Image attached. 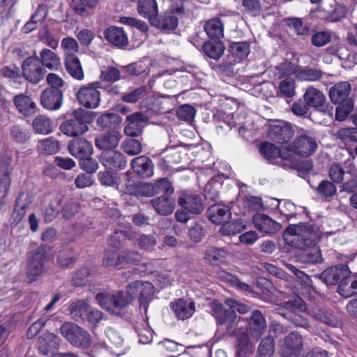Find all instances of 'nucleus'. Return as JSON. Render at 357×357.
<instances>
[{"instance_id": "nucleus-1", "label": "nucleus", "mask_w": 357, "mask_h": 357, "mask_svg": "<svg viewBox=\"0 0 357 357\" xmlns=\"http://www.w3.org/2000/svg\"><path fill=\"white\" fill-rule=\"evenodd\" d=\"M321 238L319 227L307 222L289 225L283 233L284 241L298 249L316 245Z\"/></svg>"}, {"instance_id": "nucleus-2", "label": "nucleus", "mask_w": 357, "mask_h": 357, "mask_svg": "<svg viewBox=\"0 0 357 357\" xmlns=\"http://www.w3.org/2000/svg\"><path fill=\"white\" fill-rule=\"evenodd\" d=\"M96 300L100 307L110 314L119 315L121 310L131 303V296L126 291L115 293L107 291L99 292L96 295Z\"/></svg>"}, {"instance_id": "nucleus-3", "label": "nucleus", "mask_w": 357, "mask_h": 357, "mask_svg": "<svg viewBox=\"0 0 357 357\" xmlns=\"http://www.w3.org/2000/svg\"><path fill=\"white\" fill-rule=\"evenodd\" d=\"M87 111L77 109L68 115V119L60 125V130L69 137H77L86 132L90 123Z\"/></svg>"}, {"instance_id": "nucleus-4", "label": "nucleus", "mask_w": 357, "mask_h": 357, "mask_svg": "<svg viewBox=\"0 0 357 357\" xmlns=\"http://www.w3.org/2000/svg\"><path fill=\"white\" fill-rule=\"evenodd\" d=\"M47 250V246H40L29 253L26 265V278L29 282L36 281L47 271L50 259Z\"/></svg>"}, {"instance_id": "nucleus-5", "label": "nucleus", "mask_w": 357, "mask_h": 357, "mask_svg": "<svg viewBox=\"0 0 357 357\" xmlns=\"http://www.w3.org/2000/svg\"><path fill=\"white\" fill-rule=\"evenodd\" d=\"M60 333L73 346L82 349L90 347L91 335L82 327L72 322H65L60 327Z\"/></svg>"}, {"instance_id": "nucleus-6", "label": "nucleus", "mask_w": 357, "mask_h": 357, "mask_svg": "<svg viewBox=\"0 0 357 357\" xmlns=\"http://www.w3.org/2000/svg\"><path fill=\"white\" fill-rule=\"evenodd\" d=\"M211 307L217 324L225 329L227 333L231 334L235 331L238 324L237 315L234 310L230 307H227L226 305H224L216 300L211 302Z\"/></svg>"}, {"instance_id": "nucleus-7", "label": "nucleus", "mask_w": 357, "mask_h": 357, "mask_svg": "<svg viewBox=\"0 0 357 357\" xmlns=\"http://www.w3.org/2000/svg\"><path fill=\"white\" fill-rule=\"evenodd\" d=\"M351 272L346 264L332 266L315 277L327 286L341 285L351 278Z\"/></svg>"}, {"instance_id": "nucleus-8", "label": "nucleus", "mask_w": 357, "mask_h": 357, "mask_svg": "<svg viewBox=\"0 0 357 357\" xmlns=\"http://www.w3.org/2000/svg\"><path fill=\"white\" fill-rule=\"evenodd\" d=\"M21 69L23 78L33 84L43 80L46 73L36 52L23 61Z\"/></svg>"}, {"instance_id": "nucleus-9", "label": "nucleus", "mask_w": 357, "mask_h": 357, "mask_svg": "<svg viewBox=\"0 0 357 357\" xmlns=\"http://www.w3.org/2000/svg\"><path fill=\"white\" fill-rule=\"evenodd\" d=\"M100 88L101 82L98 81L82 86L76 93L78 102L86 108H96L100 102V93L98 90Z\"/></svg>"}, {"instance_id": "nucleus-10", "label": "nucleus", "mask_w": 357, "mask_h": 357, "mask_svg": "<svg viewBox=\"0 0 357 357\" xmlns=\"http://www.w3.org/2000/svg\"><path fill=\"white\" fill-rule=\"evenodd\" d=\"M317 149V142L316 139L308 135V132L302 130L301 134H298L295 139L289 145V150L294 153L307 157L312 155Z\"/></svg>"}, {"instance_id": "nucleus-11", "label": "nucleus", "mask_w": 357, "mask_h": 357, "mask_svg": "<svg viewBox=\"0 0 357 357\" xmlns=\"http://www.w3.org/2000/svg\"><path fill=\"white\" fill-rule=\"evenodd\" d=\"M303 99L308 107H313L329 116H333V107L326 102V96L321 91L314 87H308L303 95Z\"/></svg>"}, {"instance_id": "nucleus-12", "label": "nucleus", "mask_w": 357, "mask_h": 357, "mask_svg": "<svg viewBox=\"0 0 357 357\" xmlns=\"http://www.w3.org/2000/svg\"><path fill=\"white\" fill-rule=\"evenodd\" d=\"M126 292L131 296V301L137 296L140 305L146 310L148 303L154 294V287L149 282L136 280L128 284Z\"/></svg>"}, {"instance_id": "nucleus-13", "label": "nucleus", "mask_w": 357, "mask_h": 357, "mask_svg": "<svg viewBox=\"0 0 357 357\" xmlns=\"http://www.w3.org/2000/svg\"><path fill=\"white\" fill-rule=\"evenodd\" d=\"M177 202L182 208L194 215L201 214L205 208L203 197L192 192H181Z\"/></svg>"}, {"instance_id": "nucleus-14", "label": "nucleus", "mask_w": 357, "mask_h": 357, "mask_svg": "<svg viewBox=\"0 0 357 357\" xmlns=\"http://www.w3.org/2000/svg\"><path fill=\"white\" fill-rule=\"evenodd\" d=\"M294 131L291 125L284 121H275L268 126V137L278 144H285L293 137Z\"/></svg>"}, {"instance_id": "nucleus-15", "label": "nucleus", "mask_w": 357, "mask_h": 357, "mask_svg": "<svg viewBox=\"0 0 357 357\" xmlns=\"http://www.w3.org/2000/svg\"><path fill=\"white\" fill-rule=\"evenodd\" d=\"M149 120V117L146 114L141 112L128 115L126 118L127 124L124 128L125 134L132 137L139 136Z\"/></svg>"}, {"instance_id": "nucleus-16", "label": "nucleus", "mask_w": 357, "mask_h": 357, "mask_svg": "<svg viewBox=\"0 0 357 357\" xmlns=\"http://www.w3.org/2000/svg\"><path fill=\"white\" fill-rule=\"evenodd\" d=\"M303 347V340L301 335L298 332H291L284 338L281 355L282 357H298Z\"/></svg>"}, {"instance_id": "nucleus-17", "label": "nucleus", "mask_w": 357, "mask_h": 357, "mask_svg": "<svg viewBox=\"0 0 357 357\" xmlns=\"http://www.w3.org/2000/svg\"><path fill=\"white\" fill-rule=\"evenodd\" d=\"M248 323L247 330L252 338L259 340L266 331L267 324L266 319L259 310H255L251 312L250 317L248 318Z\"/></svg>"}, {"instance_id": "nucleus-18", "label": "nucleus", "mask_w": 357, "mask_h": 357, "mask_svg": "<svg viewBox=\"0 0 357 357\" xmlns=\"http://www.w3.org/2000/svg\"><path fill=\"white\" fill-rule=\"evenodd\" d=\"M63 92L58 89L46 88L40 94L41 105L50 111L57 110L63 104Z\"/></svg>"}, {"instance_id": "nucleus-19", "label": "nucleus", "mask_w": 357, "mask_h": 357, "mask_svg": "<svg viewBox=\"0 0 357 357\" xmlns=\"http://www.w3.org/2000/svg\"><path fill=\"white\" fill-rule=\"evenodd\" d=\"M105 39L112 45L119 49H126L129 40L123 28L109 26L103 31Z\"/></svg>"}, {"instance_id": "nucleus-20", "label": "nucleus", "mask_w": 357, "mask_h": 357, "mask_svg": "<svg viewBox=\"0 0 357 357\" xmlns=\"http://www.w3.org/2000/svg\"><path fill=\"white\" fill-rule=\"evenodd\" d=\"M150 24L161 31L169 33L177 28L178 17L167 11L160 15L158 14Z\"/></svg>"}, {"instance_id": "nucleus-21", "label": "nucleus", "mask_w": 357, "mask_h": 357, "mask_svg": "<svg viewBox=\"0 0 357 357\" xmlns=\"http://www.w3.org/2000/svg\"><path fill=\"white\" fill-rule=\"evenodd\" d=\"M150 205L160 215H168L173 213L176 207V201L172 195H161L149 200Z\"/></svg>"}, {"instance_id": "nucleus-22", "label": "nucleus", "mask_w": 357, "mask_h": 357, "mask_svg": "<svg viewBox=\"0 0 357 357\" xmlns=\"http://www.w3.org/2000/svg\"><path fill=\"white\" fill-rule=\"evenodd\" d=\"M102 164L112 170H121L127 165V160L123 153L117 151L102 152L100 156Z\"/></svg>"}, {"instance_id": "nucleus-23", "label": "nucleus", "mask_w": 357, "mask_h": 357, "mask_svg": "<svg viewBox=\"0 0 357 357\" xmlns=\"http://www.w3.org/2000/svg\"><path fill=\"white\" fill-rule=\"evenodd\" d=\"M283 21L290 30H293L296 36L303 39L309 38L312 33L311 24L306 22L304 18L288 17L284 18Z\"/></svg>"}, {"instance_id": "nucleus-24", "label": "nucleus", "mask_w": 357, "mask_h": 357, "mask_svg": "<svg viewBox=\"0 0 357 357\" xmlns=\"http://www.w3.org/2000/svg\"><path fill=\"white\" fill-rule=\"evenodd\" d=\"M68 149L70 153L79 160L91 156L93 151L91 142L80 137L71 139L68 143Z\"/></svg>"}, {"instance_id": "nucleus-25", "label": "nucleus", "mask_w": 357, "mask_h": 357, "mask_svg": "<svg viewBox=\"0 0 357 357\" xmlns=\"http://www.w3.org/2000/svg\"><path fill=\"white\" fill-rule=\"evenodd\" d=\"M170 307L178 319L185 320L195 312V303L190 299L178 298L170 303Z\"/></svg>"}, {"instance_id": "nucleus-26", "label": "nucleus", "mask_w": 357, "mask_h": 357, "mask_svg": "<svg viewBox=\"0 0 357 357\" xmlns=\"http://www.w3.org/2000/svg\"><path fill=\"white\" fill-rule=\"evenodd\" d=\"M130 165L133 171L142 178H148L153 175L154 165L147 156L141 155L133 158Z\"/></svg>"}, {"instance_id": "nucleus-27", "label": "nucleus", "mask_w": 357, "mask_h": 357, "mask_svg": "<svg viewBox=\"0 0 357 357\" xmlns=\"http://www.w3.org/2000/svg\"><path fill=\"white\" fill-rule=\"evenodd\" d=\"M206 213L208 220L215 225L225 223L231 218L229 208L221 204H212L208 208Z\"/></svg>"}, {"instance_id": "nucleus-28", "label": "nucleus", "mask_w": 357, "mask_h": 357, "mask_svg": "<svg viewBox=\"0 0 357 357\" xmlns=\"http://www.w3.org/2000/svg\"><path fill=\"white\" fill-rule=\"evenodd\" d=\"M13 100L18 112L24 116H30L37 112L36 104L31 97L24 93L15 95Z\"/></svg>"}, {"instance_id": "nucleus-29", "label": "nucleus", "mask_w": 357, "mask_h": 357, "mask_svg": "<svg viewBox=\"0 0 357 357\" xmlns=\"http://www.w3.org/2000/svg\"><path fill=\"white\" fill-rule=\"evenodd\" d=\"M255 227L265 234H275L280 230L281 225L265 214L257 213L252 219Z\"/></svg>"}, {"instance_id": "nucleus-30", "label": "nucleus", "mask_w": 357, "mask_h": 357, "mask_svg": "<svg viewBox=\"0 0 357 357\" xmlns=\"http://www.w3.org/2000/svg\"><path fill=\"white\" fill-rule=\"evenodd\" d=\"M351 89V84L347 82H341L335 84L329 91L331 102L335 105H337L338 103L347 102V100H352L349 97Z\"/></svg>"}, {"instance_id": "nucleus-31", "label": "nucleus", "mask_w": 357, "mask_h": 357, "mask_svg": "<svg viewBox=\"0 0 357 357\" xmlns=\"http://www.w3.org/2000/svg\"><path fill=\"white\" fill-rule=\"evenodd\" d=\"M121 138V135L119 131L112 130V132H105L95 139L96 146L105 151H111L116 148Z\"/></svg>"}, {"instance_id": "nucleus-32", "label": "nucleus", "mask_w": 357, "mask_h": 357, "mask_svg": "<svg viewBox=\"0 0 357 357\" xmlns=\"http://www.w3.org/2000/svg\"><path fill=\"white\" fill-rule=\"evenodd\" d=\"M126 189L128 194L135 197H150L154 196L152 183L131 181L128 180L126 183Z\"/></svg>"}, {"instance_id": "nucleus-33", "label": "nucleus", "mask_w": 357, "mask_h": 357, "mask_svg": "<svg viewBox=\"0 0 357 357\" xmlns=\"http://www.w3.org/2000/svg\"><path fill=\"white\" fill-rule=\"evenodd\" d=\"M181 161V151L176 146H172L163 150L160 153L158 165L162 169L172 168L174 165Z\"/></svg>"}, {"instance_id": "nucleus-34", "label": "nucleus", "mask_w": 357, "mask_h": 357, "mask_svg": "<svg viewBox=\"0 0 357 357\" xmlns=\"http://www.w3.org/2000/svg\"><path fill=\"white\" fill-rule=\"evenodd\" d=\"M63 201V196L56 193L54 195L44 206V220L46 222L54 220L61 213V205Z\"/></svg>"}, {"instance_id": "nucleus-35", "label": "nucleus", "mask_w": 357, "mask_h": 357, "mask_svg": "<svg viewBox=\"0 0 357 357\" xmlns=\"http://www.w3.org/2000/svg\"><path fill=\"white\" fill-rule=\"evenodd\" d=\"M230 252L226 248L208 246L204 252V259L211 266H219L226 261Z\"/></svg>"}, {"instance_id": "nucleus-36", "label": "nucleus", "mask_w": 357, "mask_h": 357, "mask_svg": "<svg viewBox=\"0 0 357 357\" xmlns=\"http://www.w3.org/2000/svg\"><path fill=\"white\" fill-rule=\"evenodd\" d=\"M98 4V0H70V5L75 13L84 17L91 15Z\"/></svg>"}, {"instance_id": "nucleus-37", "label": "nucleus", "mask_w": 357, "mask_h": 357, "mask_svg": "<svg viewBox=\"0 0 357 357\" xmlns=\"http://www.w3.org/2000/svg\"><path fill=\"white\" fill-rule=\"evenodd\" d=\"M64 66L66 71L75 79L82 80L84 77L79 59L76 55L65 56Z\"/></svg>"}, {"instance_id": "nucleus-38", "label": "nucleus", "mask_w": 357, "mask_h": 357, "mask_svg": "<svg viewBox=\"0 0 357 357\" xmlns=\"http://www.w3.org/2000/svg\"><path fill=\"white\" fill-rule=\"evenodd\" d=\"M202 50L208 57L218 60L223 55L225 47L220 40L210 39L204 43Z\"/></svg>"}, {"instance_id": "nucleus-39", "label": "nucleus", "mask_w": 357, "mask_h": 357, "mask_svg": "<svg viewBox=\"0 0 357 357\" xmlns=\"http://www.w3.org/2000/svg\"><path fill=\"white\" fill-rule=\"evenodd\" d=\"M204 29L211 40H220L224 36V25L220 18L215 17L208 20Z\"/></svg>"}, {"instance_id": "nucleus-40", "label": "nucleus", "mask_w": 357, "mask_h": 357, "mask_svg": "<svg viewBox=\"0 0 357 357\" xmlns=\"http://www.w3.org/2000/svg\"><path fill=\"white\" fill-rule=\"evenodd\" d=\"M137 11L141 16L148 19L151 23L152 19H154L158 13L156 0H138Z\"/></svg>"}, {"instance_id": "nucleus-41", "label": "nucleus", "mask_w": 357, "mask_h": 357, "mask_svg": "<svg viewBox=\"0 0 357 357\" xmlns=\"http://www.w3.org/2000/svg\"><path fill=\"white\" fill-rule=\"evenodd\" d=\"M253 347L248 334L241 333L236 336V357H249Z\"/></svg>"}, {"instance_id": "nucleus-42", "label": "nucleus", "mask_w": 357, "mask_h": 357, "mask_svg": "<svg viewBox=\"0 0 357 357\" xmlns=\"http://www.w3.org/2000/svg\"><path fill=\"white\" fill-rule=\"evenodd\" d=\"M311 188L321 199H329L337 195V188L335 184L328 180H322L317 186L310 184Z\"/></svg>"}, {"instance_id": "nucleus-43", "label": "nucleus", "mask_w": 357, "mask_h": 357, "mask_svg": "<svg viewBox=\"0 0 357 357\" xmlns=\"http://www.w3.org/2000/svg\"><path fill=\"white\" fill-rule=\"evenodd\" d=\"M122 122V118L115 113H105L98 117L96 123L101 130L116 128Z\"/></svg>"}, {"instance_id": "nucleus-44", "label": "nucleus", "mask_w": 357, "mask_h": 357, "mask_svg": "<svg viewBox=\"0 0 357 357\" xmlns=\"http://www.w3.org/2000/svg\"><path fill=\"white\" fill-rule=\"evenodd\" d=\"M38 57L43 67H46L50 70H57L61 66L59 56L49 49L44 48L40 52Z\"/></svg>"}, {"instance_id": "nucleus-45", "label": "nucleus", "mask_w": 357, "mask_h": 357, "mask_svg": "<svg viewBox=\"0 0 357 357\" xmlns=\"http://www.w3.org/2000/svg\"><path fill=\"white\" fill-rule=\"evenodd\" d=\"M303 250L304 251L300 256L301 261L303 263L317 264L323 262L324 259L321 250L317 245Z\"/></svg>"}, {"instance_id": "nucleus-46", "label": "nucleus", "mask_w": 357, "mask_h": 357, "mask_svg": "<svg viewBox=\"0 0 357 357\" xmlns=\"http://www.w3.org/2000/svg\"><path fill=\"white\" fill-rule=\"evenodd\" d=\"M229 52L232 54L233 56L236 57V59L239 61L245 59L250 52V43L247 41L241 42H231L228 47Z\"/></svg>"}, {"instance_id": "nucleus-47", "label": "nucleus", "mask_w": 357, "mask_h": 357, "mask_svg": "<svg viewBox=\"0 0 357 357\" xmlns=\"http://www.w3.org/2000/svg\"><path fill=\"white\" fill-rule=\"evenodd\" d=\"M311 44L315 47H321L329 44L333 38V32L327 29L314 31L310 36Z\"/></svg>"}, {"instance_id": "nucleus-48", "label": "nucleus", "mask_w": 357, "mask_h": 357, "mask_svg": "<svg viewBox=\"0 0 357 357\" xmlns=\"http://www.w3.org/2000/svg\"><path fill=\"white\" fill-rule=\"evenodd\" d=\"M306 311L307 314L315 320L333 327L337 325L335 319L331 314L317 307H307Z\"/></svg>"}, {"instance_id": "nucleus-49", "label": "nucleus", "mask_w": 357, "mask_h": 357, "mask_svg": "<svg viewBox=\"0 0 357 357\" xmlns=\"http://www.w3.org/2000/svg\"><path fill=\"white\" fill-rule=\"evenodd\" d=\"M306 311L307 314L315 320L333 327L337 325L335 319L331 314L317 307H307Z\"/></svg>"}, {"instance_id": "nucleus-50", "label": "nucleus", "mask_w": 357, "mask_h": 357, "mask_svg": "<svg viewBox=\"0 0 357 357\" xmlns=\"http://www.w3.org/2000/svg\"><path fill=\"white\" fill-rule=\"evenodd\" d=\"M32 125L37 133L47 135L53 131V121L44 115L37 116L33 119Z\"/></svg>"}, {"instance_id": "nucleus-51", "label": "nucleus", "mask_w": 357, "mask_h": 357, "mask_svg": "<svg viewBox=\"0 0 357 357\" xmlns=\"http://www.w3.org/2000/svg\"><path fill=\"white\" fill-rule=\"evenodd\" d=\"M0 75L5 79H9L10 82L20 84L22 83L23 75L22 69L15 65L13 66H4L0 69Z\"/></svg>"}, {"instance_id": "nucleus-52", "label": "nucleus", "mask_w": 357, "mask_h": 357, "mask_svg": "<svg viewBox=\"0 0 357 357\" xmlns=\"http://www.w3.org/2000/svg\"><path fill=\"white\" fill-rule=\"evenodd\" d=\"M259 151L270 163H274L280 154V149L275 144L268 142L259 144Z\"/></svg>"}, {"instance_id": "nucleus-53", "label": "nucleus", "mask_w": 357, "mask_h": 357, "mask_svg": "<svg viewBox=\"0 0 357 357\" xmlns=\"http://www.w3.org/2000/svg\"><path fill=\"white\" fill-rule=\"evenodd\" d=\"M12 162L13 159L10 155H5L0 160V172L3 173V176L0 178V183L4 184L6 187L10 185V175L13 170Z\"/></svg>"}, {"instance_id": "nucleus-54", "label": "nucleus", "mask_w": 357, "mask_h": 357, "mask_svg": "<svg viewBox=\"0 0 357 357\" xmlns=\"http://www.w3.org/2000/svg\"><path fill=\"white\" fill-rule=\"evenodd\" d=\"M214 117L215 121H218L216 130L218 133H221L223 130H230L232 128L236 126L230 115L227 114L223 111H218L214 115Z\"/></svg>"}, {"instance_id": "nucleus-55", "label": "nucleus", "mask_w": 357, "mask_h": 357, "mask_svg": "<svg viewBox=\"0 0 357 357\" xmlns=\"http://www.w3.org/2000/svg\"><path fill=\"white\" fill-rule=\"evenodd\" d=\"M79 210V204L73 199H65L61 205V214L66 220H70L75 217Z\"/></svg>"}, {"instance_id": "nucleus-56", "label": "nucleus", "mask_w": 357, "mask_h": 357, "mask_svg": "<svg viewBox=\"0 0 357 357\" xmlns=\"http://www.w3.org/2000/svg\"><path fill=\"white\" fill-rule=\"evenodd\" d=\"M337 292L344 298H349L357 294V276H351L347 282L338 285Z\"/></svg>"}, {"instance_id": "nucleus-57", "label": "nucleus", "mask_w": 357, "mask_h": 357, "mask_svg": "<svg viewBox=\"0 0 357 357\" xmlns=\"http://www.w3.org/2000/svg\"><path fill=\"white\" fill-rule=\"evenodd\" d=\"M10 135L16 143L25 144L29 140L31 132L20 125H13L10 128Z\"/></svg>"}, {"instance_id": "nucleus-58", "label": "nucleus", "mask_w": 357, "mask_h": 357, "mask_svg": "<svg viewBox=\"0 0 357 357\" xmlns=\"http://www.w3.org/2000/svg\"><path fill=\"white\" fill-rule=\"evenodd\" d=\"M275 351V340L271 335L264 337L258 347L257 357H271Z\"/></svg>"}, {"instance_id": "nucleus-59", "label": "nucleus", "mask_w": 357, "mask_h": 357, "mask_svg": "<svg viewBox=\"0 0 357 357\" xmlns=\"http://www.w3.org/2000/svg\"><path fill=\"white\" fill-rule=\"evenodd\" d=\"M152 183L154 195L159 194L172 195L174 193V188L172 183L166 177L159 178Z\"/></svg>"}, {"instance_id": "nucleus-60", "label": "nucleus", "mask_w": 357, "mask_h": 357, "mask_svg": "<svg viewBox=\"0 0 357 357\" xmlns=\"http://www.w3.org/2000/svg\"><path fill=\"white\" fill-rule=\"evenodd\" d=\"M89 307V305L84 301H77L72 303L68 307L70 315L77 321H83L84 318V314L86 313Z\"/></svg>"}, {"instance_id": "nucleus-61", "label": "nucleus", "mask_w": 357, "mask_h": 357, "mask_svg": "<svg viewBox=\"0 0 357 357\" xmlns=\"http://www.w3.org/2000/svg\"><path fill=\"white\" fill-rule=\"evenodd\" d=\"M121 254L116 251L107 250L103 256L102 263L107 268H122Z\"/></svg>"}, {"instance_id": "nucleus-62", "label": "nucleus", "mask_w": 357, "mask_h": 357, "mask_svg": "<svg viewBox=\"0 0 357 357\" xmlns=\"http://www.w3.org/2000/svg\"><path fill=\"white\" fill-rule=\"evenodd\" d=\"M56 264L61 268H66L76 261V258L73 255L71 248L60 250L56 257Z\"/></svg>"}, {"instance_id": "nucleus-63", "label": "nucleus", "mask_w": 357, "mask_h": 357, "mask_svg": "<svg viewBox=\"0 0 357 357\" xmlns=\"http://www.w3.org/2000/svg\"><path fill=\"white\" fill-rule=\"evenodd\" d=\"M147 94V88L145 86L137 87L131 91L123 93L121 95L123 101L130 103H135Z\"/></svg>"}, {"instance_id": "nucleus-64", "label": "nucleus", "mask_w": 357, "mask_h": 357, "mask_svg": "<svg viewBox=\"0 0 357 357\" xmlns=\"http://www.w3.org/2000/svg\"><path fill=\"white\" fill-rule=\"evenodd\" d=\"M324 73L321 70L312 68H305L301 69L297 74L298 79L305 81H317L319 80Z\"/></svg>"}]
</instances>
